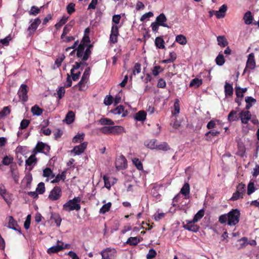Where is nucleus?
<instances>
[{
  "label": "nucleus",
  "mask_w": 259,
  "mask_h": 259,
  "mask_svg": "<svg viewBox=\"0 0 259 259\" xmlns=\"http://www.w3.org/2000/svg\"><path fill=\"white\" fill-rule=\"evenodd\" d=\"M240 214L238 209H232L228 213L221 215L219 222L221 224H227L230 226H235L239 222Z\"/></svg>",
  "instance_id": "1"
},
{
  "label": "nucleus",
  "mask_w": 259,
  "mask_h": 259,
  "mask_svg": "<svg viewBox=\"0 0 259 259\" xmlns=\"http://www.w3.org/2000/svg\"><path fill=\"white\" fill-rule=\"evenodd\" d=\"M81 201V198L79 197H75L72 199H70L65 203L63 206V209L70 211L73 210L78 211L80 209L81 206L79 202Z\"/></svg>",
  "instance_id": "2"
},
{
  "label": "nucleus",
  "mask_w": 259,
  "mask_h": 259,
  "mask_svg": "<svg viewBox=\"0 0 259 259\" xmlns=\"http://www.w3.org/2000/svg\"><path fill=\"white\" fill-rule=\"evenodd\" d=\"M119 27L117 25L112 24L111 33L109 37V42L110 44H115L117 42L119 34Z\"/></svg>",
  "instance_id": "3"
},
{
  "label": "nucleus",
  "mask_w": 259,
  "mask_h": 259,
  "mask_svg": "<svg viewBox=\"0 0 259 259\" xmlns=\"http://www.w3.org/2000/svg\"><path fill=\"white\" fill-rule=\"evenodd\" d=\"M102 259H115L116 257V251L115 249L107 248L101 252Z\"/></svg>",
  "instance_id": "4"
},
{
  "label": "nucleus",
  "mask_w": 259,
  "mask_h": 259,
  "mask_svg": "<svg viewBox=\"0 0 259 259\" xmlns=\"http://www.w3.org/2000/svg\"><path fill=\"white\" fill-rule=\"evenodd\" d=\"M50 150V147L49 146L42 142H38L37 143L35 147L33 149L32 152L34 154H36L37 153H44L46 154L49 152Z\"/></svg>",
  "instance_id": "5"
},
{
  "label": "nucleus",
  "mask_w": 259,
  "mask_h": 259,
  "mask_svg": "<svg viewBox=\"0 0 259 259\" xmlns=\"http://www.w3.org/2000/svg\"><path fill=\"white\" fill-rule=\"evenodd\" d=\"M28 87L26 84H22L18 91V95L23 102H26L28 100Z\"/></svg>",
  "instance_id": "6"
},
{
  "label": "nucleus",
  "mask_w": 259,
  "mask_h": 259,
  "mask_svg": "<svg viewBox=\"0 0 259 259\" xmlns=\"http://www.w3.org/2000/svg\"><path fill=\"white\" fill-rule=\"evenodd\" d=\"M62 196V190L60 187L55 186L51 190L49 195V198L52 200H57L59 199Z\"/></svg>",
  "instance_id": "7"
},
{
  "label": "nucleus",
  "mask_w": 259,
  "mask_h": 259,
  "mask_svg": "<svg viewBox=\"0 0 259 259\" xmlns=\"http://www.w3.org/2000/svg\"><path fill=\"white\" fill-rule=\"evenodd\" d=\"M256 67V63L253 53H250L248 56V59L246 62V67L244 70L245 73L248 69L253 70Z\"/></svg>",
  "instance_id": "8"
},
{
  "label": "nucleus",
  "mask_w": 259,
  "mask_h": 259,
  "mask_svg": "<svg viewBox=\"0 0 259 259\" xmlns=\"http://www.w3.org/2000/svg\"><path fill=\"white\" fill-rule=\"evenodd\" d=\"M41 22V20L39 18H37L30 24L27 28L29 36H32L34 34Z\"/></svg>",
  "instance_id": "9"
},
{
  "label": "nucleus",
  "mask_w": 259,
  "mask_h": 259,
  "mask_svg": "<svg viewBox=\"0 0 259 259\" xmlns=\"http://www.w3.org/2000/svg\"><path fill=\"white\" fill-rule=\"evenodd\" d=\"M57 243L58 244L57 245L52 246L48 249L47 253L48 254H51L53 253H57L63 249V242L58 241Z\"/></svg>",
  "instance_id": "10"
},
{
  "label": "nucleus",
  "mask_w": 259,
  "mask_h": 259,
  "mask_svg": "<svg viewBox=\"0 0 259 259\" xmlns=\"http://www.w3.org/2000/svg\"><path fill=\"white\" fill-rule=\"evenodd\" d=\"M87 145L88 142H84L82 143L80 145L75 146L71 151V152L73 153L75 155H79L83 152L87 148Z\"/></svg>",
  "instance_id": "11"
},
{
  "label": "nucleus",
  "mask_w": 259,
  "mask_h": 259,
  "mask_svg": "<svg viewBox=\"0 0 259 259\" xmlns=\"http://www.w3.org/2000/svg\"><path fill=\"white\" fill-rule=\"evenodd\" d=\"M155 21L161 26L170 28V27L166 23V22L167 21V18L163 13H161L160 15H159L156 18Z\"/></svg>",
  "instance_id": "12"
},
{
  "label": "nucleus",
  "mask_w": 259,
  "mask_h": 259,
  "mask_svg": "<svg viewBox=\"0 0 259 259\" xmlns=\"http://www.w3.org/2000/svg\"><path fill=\"white\" fill-rule=\"evenodd\" d=\"M239 108L237 107L235 110H232L228 115V120L233 122L238 120L240 118V115L238 114Z\"/></svg>",
  "instance_id": "13"
},
{
  "label": "nucleus",
  "mask_w": 259,
  "mask_h": 259,
  "mask_svg": "<svg viewBox=\"0 0 259 259\" xmlns=\"http://www.w3.org/2000/svg\"><path fill=\"white\" fill-rule=\"evenodd\" d=\"M8 227L11 229L19 231L21 233V228L19 227L17 221L12 216L9 217Z\"/></svg>",
  "instance_id": "14"
},
{
  "label": "nucleus",
  "mask_w": 259,
  "mask_h": 259,
  "mask_svg": "<svg viewBox=\"0 0 259 259\" xmlns=\"http://www.w3.org/2000/svg\"><path fill=\"white\" fill-rule=\"evenodd\" d=\"M195 223H193V220L192 221L189 222L187 224L184 225L183 227L187 230L193 232H197L199 231L200 227L197 225L194 224Z\"/></svg>",
  "instance_id": "15"
},
{
  "label": "nucleus",
  "mask_w": 259,
  "mask_h": 259,
  "mask_svg": "<svg viewBox=\"0 0 259 259\" xmlns=\"http://www.w3.org/2000/svg\"><path fill=\"white\" fill-rule=\"evenodd\" d=\"M142 240V237H130L127 239L126 243L131 246H136Z\"/></svg>",
  "instance_id": "16"
},
{
  "label": "nucleus",
  "mask_w": 259,
  "mask_h": 259,
  "mask_svg": "<svg viewBox=\"0 0 259 259\" xmlns=\"http://www.w3.org/2000/svg\"><path fill=\"white\" fill-rule=\"evenodd\" d=\"M10 171L12 178L15 182H17L19 180V175L17 171V165L16 163L10 165Z\"/></svg>",
  "instance_id": "17"
},
{
  "label": "nucleus",
  "mask_w": 259,
  "mask_h": 259,
  "mask_svg": "<svg viewBox=\"0 0 259 259\" xmlns=\"http://www.w3.org/2000/svg\"><path fill=\"white\" fill-rule=\"evenodd\" d=\"M224 91L226 97H231L233 94V88L232 84L226 82L224 86Z\"/></svg>",
  "instance_id": "18"
},
{
  "label": "nucleus",
  "mask_w": 259,
  "mask_h": 259,
  "mask_svg": "<svg viewBox=\"0 0 259 259\" xmlns=\"http://www.w3.org/2000/svg\"><path fill=\"white\" fill-rule=\"evenodd\" d=\"M50 219L55 222L56 226L59 227L61 225L62 219L59 213L51 212Z\"/></svg>",
  "instance_id": "19"
},
{
  "label": "nucleus",
  "mask_w": 259,
  "mask_h": 259,
  "mask_svg": "<svg viewBox=\"0 0 259 259\" xmlns=\"http://www.w3.org/2000/svg\"><path fill=\"white\" fill-rule=\"evenodd\" d=\"M111 131L112 134L114 135H120L125 132L123 126L118 125L111 126Z\"/></svg>",
  "instance_id": "20"
},
{
  "label": "nucleus",
  "mask_w": 259,
  "mask_h": 259,
  "mask_svg": "<svg viewBox=\"0 0 259 259\" xmlns=\"http://www.w3.org/2000/svg\"><path fill=\"white\" fill-rule=\"evenodd\" d=\"M85 47L86 46L84 45L83 44L80 43L77 48L75 49V50H76V56L77 58H81L84 53Z\"/></svg>",
  "instance_id": "21"
},
{
  "label": "nucleus",
  "mask_w": 259,
  "mask_h": 259,
  "mask_svg": "<svg viewBox=\"0 0 259 259\" xmlns=\"http://www.w3.org/2000/svg\"><path fill=\"white\" fill-rule=\"evenodd\" d=\"M155 45L158 49H163L165 48L164 40L161 36L156 37L155 40Z\"/></svg>",
  "instance_id": "22"
},
{
  "label": "nucleus",
  "mask_w": 259,
  "mask_h": 259,
  "mask_svg": "<svg viewBox=\"0 0 259 259\" xmlns=\"http://www.w3.org/2000/svg\"><path fill=\"white\" fill-rule=\"evenodd\" d=\"M124 107L123 105H119L114 109L111 110V112L114 114L120 115L121 113L122 116L124 117L126 116V113H124Z\"/></svg>",
  "instance_id": "23"
},
{
  "label": "nucleus",
  "mask_w": 259,
  "mask_h": 259,
  "mask_svg": "<svg viewBox=\"0 0 259 259\" xmlns=\"http://www.w3.org/2000/svg\"><path fill=\"white\" fill-rule=\"evenodd\" d=\"M217 41L218 45L222 48H224L228 45V42L224 35L218 36Z\"/></svg>",
  "instance_id": "24"
},
{
  "label": "nucleus",
  "mask_w": 259,
  "mask_h": 259,
  "mask_svg": "<svg viewBox=\"0 0 259 259\" xmlns=\"http://www.w3.org/2000/svg\"><path fill=\"white\" fill-rule=\"evenodd\" d=\"M146 112L143 110L139 111L135 116V118L137 121H144L146 119Z\"/></svg>",
  "instance_id": "25"
},
{
  "label": "nucleus",
  "mask_w": 259,
  "mask_h": 259,
  "mask_svg": "<svg viewBox=\"0 0 259 259\" xmlns=\"http://www.w3.org/2000/svg\"><path fill=\"white\" fill-rule=\"evenodd\" d=\"M202 82L203 81L202 79L195 78L191 81L189 84V87H195V88H198L202 85Z\"/></svg>",
  "instance_id": "26"
},
{
  "label": "nucleus",
  "mask_w": 259,
  "mask_h": 259,
  "mask_svg": "<svg viewBox=\"0 0 259 259\" xmlns=\"http://www.w3.org/2000/svg\"><path fill=\"white\" fill-rule=\"evenodd\" d=\"M171 149L167 143L163 142L157 145L156 150L167 151Z\"/></svg>",
  "instance_id": "27"
},
{
  "label": "nucleus",
  "mask_w": 259,
  "mask_h": 259,
  "mask_svg": "<svg viewBox=\"0 0 259 259\" xmlns=\"http://www.w3.org/2000/svg\"><path fill=\"white\" fill-rule=\"evenodd\" d=\"M190 185L188 183H186L183 185V187L181 188L180 193L186 196L187 195L188 196V198L189 197V195L190 194Z\"/></svg>",
  "instance_id": "28"
},
{
  "label": "nucleus",
  "mask_w": 259,
  "mask_h": 259,
  "mask_svg": "<svg viewBox=\"0 0 259 259\" xmlns=\"http://www.w3.org/2000/svg\"><path fill=\"white\" fill-rule=\"evenodd\" d=\"M243 19L246 24L249 25L252 23L253 20V17L251 15V13L250 11H248L244 15Z\"/></svg>",
  "instance_id": "29"
},
{
  "label": "nucleus",
  "mask_w": 259,
  "mask_h": 259,
  "mask_svg": "<svg viewBox=\"0 0 259 259\" xmlns=\"http://www.w3.org/2000/svg\"><path fill=\"white\" fill-rule=\"evenodd\" d=\"M66 179V171H63L61 174H58L55 177V178L51 181L52 183H56L60 182L61 180L64 181Z\"/></svg>",
  "instance_id": "30"
},
{
  "label": "nucleus",
  "mask_w": 259,
  "mask_h": 259,
  "mask_svg": "<svg viewBox=\"0 0 259 259\" xmlns=\"http://www.w3.org/2000/svg\"><path fill=\"white\" fill-rule=\"evenodd\" d=\"M115 164L116 167L119 168H125V165H126V160L124 157H122L121 158L118 159L116 161Z\"/></svg>",
  "instance_id": "31"
},
{
  "label": "nucleus",
  "mask_w": 259,
  "mask_h": 259,
  "mask_svg": "<svg viewBox=\"0 0 259 259\" xmlns=\"http://www.w3.org/2000/svg\"><path fill=\"white\" fill-rule=\"evenodd\" d=\"M247 91V88H241L239 87H236L235 88V93L237 97L243 98L244 97L243 94Z\"/></svg>",
  "instance_id": "32"
},
{
  "label": "nucleus",
  "mask_w": 259,
  "mask_h": 259,
  "mask_svg": "<svg viewBox=\"0 0 259 259\" xmlns=\"http://www.w3.org/2000/svg\"><path fill=\"white\" fill-rule=\"evenodd\" d=\"M68 19V16L64 15L60 20V21L55 24V27L57 29H59L64 24L67 22Z\"/></svg>",
  "instance_id": "33"
},
{
  "label": "nucleus",
  "mask_w": 259,
  "mask_h": 259,
  "mask_svg": "<svg viewBox=\"0 0 259 259\" xmlns=\"http://www.w3.org/2000/svg\"><path fill=\"white\" fill-rule=\"evenodd\" d=\"M31 111L33 115L37 116L40 115L43 112V109L39 107L37 105H35L31 107Z\"/></svg>",
  "instance_id": "34"
},
{
  "label": "nucleus",
  "mask_w": 259,
  "mask_h": 259,
  "mask_svg": "<svg viewBox=\"0 0 259 259\" xmlns=\"http://www.w3.org/2000/svg\"><path fill=\"white\" fill-rule=\"evenodd\" d=\"M75 114L72 111H69L66 115L65 120L67 123H71L74 120Z\"/></svg>",
  "instance_id": "35"
},
{
  "label": "nucleus",
  "mask_w": 259,
  "mask_h": 259,
  "mask_svg": "<svg viewBox=\"0 0 259 259\" xmlns=\"http://www.w3.org/2000/svg\"><path fill=\"white\" fill-rule=\"evenodd\" d=\"M176 41L182 45H185L187 42L186 36L182 34L178 35L176 37Z\"/></svg>",
  "instance_id": "36"
},
{
  "label": "nucleus",
  "mask_w": 259,
  "mask_h": 259,
  "mask_svg": "<svg viewBox=\"0 0 259 259\" xmlns=\"http://www.w3.org/2000/svg\"><path fill=\"white\" fill-rule=\"evenodd\" d=\"M99 122L100 124L105 125H113L114 124L113 121L108 118H102Z\"/></svg>",
  "instance_id": "37"
},
{
  "label": "nucleus",
  "mask_w": 259,
  "mask_h": 259,
  "mask_svg": "<svg viewBox=\"0 0 259 259\" xmlns=\"http://www.w3.org/2000/svg\"><path fill=\"white\" fill-rule=\"evenodd\" d=\"M204 215V211L203 209L199 210L196 214L194 215L193 222V223L197 222L200 220Z\"/></svg>",
  "instance_id": "38"
},
{
  "label": "nucleus",
  "mask_w": 259,
  "mask_h": 259,
  "mask_svg": "<svg viewBox=\"0 0 259 259\" xmlns=\"http://www.w3.org/2000/svg\"><path fill=\"white\" fill-rule=\"evenodd\" d=\"M14 158L11 156H5L2 161V163L4 165H9L13 163Z\"/></svg>",
  "instance_id": "39"
},
{
  "label": "nucleus",
  "mask_w": 259,
  "mask_h": 259,
  "mask_svg": "<svg viewBox=\"0 0 259 259\" xmlns=\"http://www.w3.org/2000/svg\"><path fill=\"white\" fill-rule=\"evenodd\" d=\"M216 64L219 66H222L225 62L224 55L219 53L215 58Z\"/></svg>",
  "instance_id": "40"
},
{
  "label": "nucleus",
  "mask_w": 259,
  "mask_h": 259,
  "mask_svg": "<svg viewBox=\"0 0 259 259\" xmlns=\"http://www.w3.org/2000/svg\"><path fill=\"white\" fill-rule=\"evenodd\" d=\"M236 191L244 196L245 192L246 191L245 185L242 183H239L236 187Z\"/></svg>",
  "instance_id": "41"
},
{
  "label": "nucleus",
  "mask_w": 259,
  "mask_h": 259,
  "mask_svg": "<svg viewBox=\"0 0 259 259\" xmlns=\"http://www.w3.org/2000/svg\"><path fill=\"white\" fill-rule=\"evenodd\" d=\"M111 203L108 202L106 204H104L102 207L100 208L99 212L101 214H104L106 212L109 211L111 207Z\"/></svg>",
  "instance_id": "42"
},
{
  "label": "nucleus",
  "mask_w": 259,
  "mask_h": 259,
  "mask_svg": "<svg viewBox=\"0 0 259 259\" xmlns=\"http://www.w3.org/2000/svg\"><path fill=\"white\" fill-rule=\"evenodd\" d=\"M72 25L68 24L65 26L63 28L62 34L61 35V39H63L64 37L67 35L71 30Z\"/></svg>",
  "instance_id": "43"
},
{
  "label": "nucleus",
  "mask_w": 259,
  "mask_h": 259,
  "mask_svg": "<svg viewBox=\"0 0 259 259\" xmlns=\"http://www.w3.org/2000/svg\"><path fill=\"white\" fill-rule=\"evenodd\" d=\"M84 134L83 133L81 134H78L73 138L72 142L74 143H76L82 142L84 139Z\"/></svg>",
  "instance_id": "44"
},
{
  "label": "nucleus",
  "mask_w": 259,
  "mask_h": 259,
  "mask_svg": "<svg viewBox=\"0 0 259 259\" xmlns=\"http://www.w3.org/2000/svg\"><path fill=\"white\" fill-rule=\"evenodd\" d=\"M255 190L254 187V184L253 182L250 181L247 185V193L248 195H250L253 193Z\"/></svg>",
  "instance_id": "45"
},
{
  "label": "nucleus",
  "mask_w": 259,
  "mask_h": 259,
  "mask_svg": "<svg viewBox=\"0 0 259 259\" xmlns=\"http://www.w3.org/2000/svg\"><path fill=\"white\" fill-rule=\"evenodd\" d=\"M92 52L89 48H87L84 52L82 57H81V61L85 62L88 60L91 55Z\"/></svg>",
  "instance_id": "46"
},
{
  "label": "nucleus",
  "mask_w": 259,
  "mask_h": 259,
  "mask_svg": "<svg viewBox=\"0 0 259 259\" xmlns=\"http://www.w3.org/2000/svg\"><path fill=\"white\" fill-rule=\"evenodd\" d=\"M37 161L35 154H32L26 160L25 163L26 165L30 166L34 162Z\"/></svg>",
  "instance_id": "47"
},
{
  "label": "nucleus",
  "mask_w": 259,
  "mask_h": 259,
  "mask_svg": "<svg viewBox=\"0 0 259 259\" xmlns=\"http://www.w3.org/2000/svg\"><path fill=\"white\" fill-rule=\"evenodd\" d=\"M36 191L39 194H42L45 192V184L43 182H40L36 189Z\"/></svg>",
  "instance_id": "48"
},
{
  "label": "nucleus",
  "mask_w": 259,
  "mask_h": 259,
  "mask_svg": "<svg viewBox=\"0 0 259 259\" xmlns=\"http://www.w3.org/2000/svg\"><path fill=\"white\" fill-rule=\"evenodd\" d=\"M81 65L87 66L88 63L82 61L80 62H75L74 64L73 65L72 68L71 69L70 72H74L75 70L79 69L81 67Z\"/></svg>",
  "instance_id": "49"
},
{
  "label": "nucleus",
  "mask_w": 259,
  "mask_h": 259,
  "mask_svg": "<svg viewBox=\"0 0 259 259\" xmlns=\"http://www.w3.org/2000/svg\"><path fill=\"white\" fill-rule=\"evenodd\" d=\"M40 12V10L37 7L33 6L31 7L30 10L29 11L30 15L36 16Z\"/></svg>",
  "instance_id": "50"
},
{
  "label": "nucleus",
  "mask_w": 259,
  "mask_h": 259,
  "mask_svg": "<svg viewBox=\"0 0 259 259\" xmlns=\"http://www.w3.org/2000/svg\"><path fill=\"white\" fill-rule=\"evenodd\" d=\"M11 110L8 106L4 107L3 110L0 111V118L7 116L9 114Z\"/></svg>",
  "instance_id": "51"
},
{
  "label": "nucleus",
  "mask_w": 259,
  "mask_h": 259,
  "mask_svg": "<svg viewBox=\"0 0 259 259\" xmlns=\"http://www.w3.org/2000/svg\"><path fill=\"white\" fill-rule=\"evenodd\" d=\"M43 176L44 177H50L51 176L52 178H54L55 175L53 174V171L51 168L47 167L43 170Z\"/></svg>",
  "instance_id": "52"
},
{
  "label": "nucleus",
  "mask_w": 259,
  "mask_h": 259,
  "mask_svg": "<svg viewBox=\"0 0 259 259\" xmlns=\"http://www.w3.org/2000/svg\"><path fill=\"white\" fill-rule=\"evenodd\" d=\"M133 162L138 170H143V164L138 158H134L133 159Z\"/></svg>",
  "instance_id": "53"
},
{
  "label": "nucleus",
  "mask_w": 259,
  "mask_h": 259,
  "mask_svg": "<svg viewBox=\"0 0 259 259\" xmlns=\"http://www.w3.org/2000/svg\"><path fill=\"white\" fill-rule=\"evenodd\" d=\"M240 118L244 117L246 119H250L251 115L249 111L242 110L239 114Z\"/></svg>",
  "instance_id": "54"
},
{
  "label": "nucleus",
  "mask_w": 259,
  "mask_h": 259,
  "mask_svg": "<svg viewBox=\"0 0 259 259\" xmlns=\"http://www.w3.org/2000/svg\"><path fill=\"white\" fill-rule=\"evenodd\" d=\"M88 81H86L84 79H82V78H81V80L79 81V82L75 85H74L73 87V88H75L76 87H78V88H79V91H83L84 90V87H85V84Z\"/></svg>",
  "instance_id": "55"
},
{
  "label": "nucleus",
  "mask_w": 259,
  "mask_h": 259,
  "mask_svg": "<svg viewBox=\"0 0 259 259\" xmlns=\"http://www.w3.org/2000/svg\"><path fill=\"white\" fill-rule=\"evenodd\" d=\"M75 5L74 3L69 4L66 7L67 13L71 15L75 11Z\"/></svg>",
  "instance_id": "56"
},
{
  "label": "nucleus",
  "mask_w": 259,
  "mask_h": 259,
  "mask_svg": "<svg viewBox=\"0 0 259 259\" xmlns=\"http://www.w3.org/2000/svg\"><path fill=\"white\" fill-rule=\"evenodd\" d=\"M12 38L10 34L6 36L4 39L0 40V42L2 43L5 46H8L9 45L10 41L12 40Z\"/></svg>",
  "instance_id": "57"
},
{
  "label": "nucleus",
  "mask_w": 259,
  "mask_h": 259,
  "mask_svg": "<svg viewBox=\"0 0 259 259\" xmlns=\"http://www.w3.org/2000/svg\"><path fill=\"white\" fill-rule=\"evenodd\" d=\"M30 123V120L26 119H23L20 123L19 128L24 130L26 128Z\"/></svg>",
  "instance_id": "58"
},
{
  "label": "nucleus",
  "mask_w": 259,
  "mask_h": 259,
  "mask_svg": "<svg viewBox=\"0 0 259 259\" xmlns=\"http://www.w3.org/2000/svg\"><path fill=\"white\" fill-rule=\"evenodd\" d=\"M90 71H91V68L90 67H87L83 73V75L81 77V78H82V79H84L86 81H88V79L89 78V76H90Z\"/></svg>",
  "instance_id": "59"
},
{
  "label": "nucleus",
  "mask_w": 259,
  "mask_h": 259,
  "mask_svg": "<svg viewBox=\"0 0 259 259\" xmlns=\"http://www.w3.org/2000/svg\"><path fill=\"white\" fill-rule=\"evenodd\" d=\"M100 131L104 134H112L111 126L102 127Z\"/></svg>",
  "instance_id": "60"
},
{
  "label": "nucleus",
  "mask_w": 259,
  "mask_h": 259,
  "mask_svg": "<svg viewBox=\"0 0 259 259\" xmlns=\"http://www.w3.org/2000/svg\"><path fill=\"white\" fill-rule=\"evenodd\" d=\"M65 90L64 87H61L57 91V95L59 99H61L64 96Z\"/></svg>",
  "instance_id": "61"
},
{
  "label": "nucleus",
  "mask_w": 259,
  "mask_h": 259,
  "mask_svg": "<svg viewBox=\"0 0 259 259\" xmlns=\"http://www.w3.org/2000/svg\"><path fill=\"white\" fill-rule=\"evenodd\" d=\"M65 57L64 54H62L61 56L57 58L55 60V64L57 66V67H59L62 64V62L64 60Z\"/></svg>",
  "instance_id": "62"
},
{
  "label": "nucleus",
  "mask_w": 259,
  "mask_h": 259,
  "mask_svg": "<svg viewBox=\"0 0 259 259\" xmlns=\"http://www.w3.org/2000/svg\"><path fill=\"white\" fill-rule=\"evenodd\" d=\"M243 198V195H242L240 193H238L236 191L235 192H234L233 194V195L230 200H232V201H236V200H238L240 198Z\"/></svg>",
  "instance_id": "63"
},
{
  "label": "nucleus",
  "mask_w": 259,
  "mask_h": 259,
  "mask_svg": "<svg viewBox=\"0 0 259 259\" xmlns=\"http://www.w3.org/2000/svg\"><path fill=\"white\" fill-rule=\"evenodd\" d=\"M113 98L112 96H106L104 99V103L107 106L110 105L113 103Z\"/></svg>",
  "instance_id": "64"
}]
</instances>
